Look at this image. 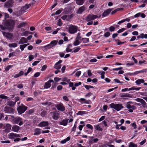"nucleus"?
Instances as JSON below:
<instances>
[{
    "mask_svg": "<svg viewBox=\"0 0 147 147\" xmlns=\"http://www.w3.org/2000/svg\"><path fill=\"white\" fill-rule=\"evenodd\" d=\"M111 9H109L105 11L102 14V16L103 17H106L107 16L111 11Z\"/></svg>",
    "mask_w": 147,
    "mask_h": 147,
    "instance_id": "18",
    "label": "nucleus"
},
{
    "mask_svg": "<svg viewBox=\"0 0 147 147\" xmlns=\"http://www.w3.org/2000/svg\"><path fill=\"white\" fill-rule=\"evenodd\" d=\"M22 106H19L17 109L18 113L20 114H22L27 109V107L22 104Z\"/></svg>",
    "mask_w": 147,
    "mask_h": 147,
    "instance_id": "5",
    "label": "nucleus"
},
{
    "mask_svg": "<svg viewBox=\"0 0 147 147\" xmlns=\"http://www.w3.org/2000/svg\"><path fill=\"white\" fill-rule=\"evenodd\" d=\"M24 13L21 9L20 10L17 11L15 14L16 16H18L22 15Z\"/></svg>",
    "mask_w": 147,
    "mask_h": 147,
    "instance_id": "34",
    "label": "nucleus"
},
{
    "mask_svg": "<svg viewBox=\"0 0 147 147\" xmlns=\"http://www.w3.org/2000/svg\"><path fill=\"white\" fill-rule=\"evenodd\" d=\"M28 45V44H25L23 45H20V48L22 51H23L24 48Z\"/></svg>",
    "mask_w": 147,
    "mask_h": 147,
    "instance_id": "39",
    "label": "nucleus"
},
{
    "mask_svg": "<svg viewBox=\"0 0 147 147\" xmlns=\"http://www.w3.org/2000/svg\"><path fill=\"white\" fill-rule=\"evenodd\" d=\"M13 3L11 1L9 0L7 1L4 5V7H5L9 8L12 7Z\"/></svg>",
    "mask_w": 147,
    "mask_h": 147,
    "instance_id": "19",
    "label": "nucleus"
},
{
    "mask_svg": "<svg viewBox=\"0 0 147 147\" xmlns=\"http://www.w3.org/2000/svg\"><path fill=\"white\" fill-rule=\"evenodd\" d=\"M4 26L5 27L6 29L9 30H12L13 29V26L11 23L7 22L4 24Z\"/></svg>",
    "mask_w": 147,
    "mask_h": 147,
    "instance_id": "11",
    "label": "nucleus"
},
{
    "mask_svg": "<svg viewBox=\"0 0 147 147\" xmlns=\"http://www.w3.org/2000/svg\"><path fill=\"white\" fill-rule=\"evenodd\" d=\"M81 48L80 46L76 47L73 49V52L76 53L78 52L80 49Z\"/></svg>",
    "mask_w": 147,
    "mask_h": 147,
    "instance_id": "35",
    "label": "nucleus"
},
{
    "mask_svg": "<svg viewBox=\"0 0 147 147\" xmlns=\"http://www.w3.org/2000/svg\"><path fill=\"white\" fill-rule=\"evenodd\" d=\"M98 18V16L96 15L92 14H89L88 15L86 18V20L87 22H89L93 20Z\"/></svg>",
    "mask_w": 147,
    "mask_h": 147,
    "instance_id": "6",
    "label": "nucleus"
},
{
    "mask_svg": "<svg viewBox=\"0 0 147 147\" xmlns=\"http://www.w3.org/2000/svg\"><path fill=\"white\" fill-rule=\"evenodd\" d=\"M40 133V129L39 128H36L34 130V135H39Z\"/></svg>",
    "mask_w": 147,
    "mask_h": 147,
    "instance_id": "27",
    "label": "nucleus"
},
{
    "mask_svg": "<svg viewBox=\"0 0 147 147\" xmlns=\"http://www.w3.org/2000/svg\"><path fill=\"white\" fill-rule=\"evenodd\" d=\"M110 34L109 32H106L104 34V36L106 37H108L110 35Z\"/></svg>",
    "mask_w": 147,
    "mask_h": 147,
    "instance_id": "52",
    "label": "nucleus"
},
{
    "mask_svg": "<svg viewBox=\"0 0 147 147\" xmlns=\"http://www.w3.org/2000/svg\"><path fill=\"white\" fill-rule=\"evenodd\" d=\"M86 127L92 130L93 129V127L90 124H87L86 125Z\"/></svg>",
    "mask_w": 147,
    "mask_h": 147,
    "instance_id": "49",
    "label": "nucleus"
},
{
    "mask_svg": "<svg viewBox=\"0 0 147 147\" xmlns=\"http://www.w3.org/2000/svg\"><path fill=\"white\" fill-rule=\"evenodd\" d=\"M40 74V73L39 72H37L34 75V76L35 78H37L38 77Z\"/></svg>",
    "mask_w": 147,
    "mask_h": 147,
    "instance_id": "57",
    "label": "nucleus"
},
{
    "mask_svg": "<svg viewBox=\"0 0 147 147\" xmlns=\"http://www.w3.org/2000/svg\"><path fill=\"white\" fill-rule=\"evenodd\" d=\"M4 111L5 113L9 114L13 113L14 112L12 108L6 106L4 108Z\"/></svg>",
    "mask_w": 147,
    "mask_h": 147,
    "instance_id": "7",
    "label": "nucleus"
},
{
    "mask_svg": "<svg viewBox=\"0 0 147 147\" xmlns=\"http://www.w3.org/2000/svg\"><path fill=\"white\" fill-rule=\"evenodd\" d=\"M72 51V49H70L69 48V47H67L65 51H64V52L65 53H68L69 52H70Z\"/></svg>",
    "mask_w": 147,
    "mask_h": 147,
    "instance_id": "45",
    "label": "nucleus"
},
{
    "mask_svg": "<svg viewBox=\"0 0 147 147\" xmlns=\"http://www.w3.org/2000/svg\"><path fill=\"white\" fill-rule=\"evenodd\" d=\"M81 71H78L76 72V76H77L78 77L80 76L81 74Z\"/></svg>",
    "mask_w": 147,
    "mask_h": 147,
    "instance_id": "55",
    "label": "nucleus"
},
{
    "mask_svg": "<svg viewBox=\"0 0 147 147\" xmlns=\"http://www.w3.org/2000/svg\"><path fill=\"white\" fill-rule=\"evenodd\" d=\"M58 41L57 40H53L52 41L51 43L49 44L51 46H52V47L56 45L57 44Z\"/></svg>",
    "mask_w": 147,
    "mask_h": 147,
    "instance_id": "30",
    "label": "nucleus"
},
{
    "mask_svg": "<svg viewBox=\"0 0 147 147\" xmlns=\"http://www.w3.org/2000/svg\"><path fill=\"white\" fill-rule=\"evenodd\" d=\"M131 126L134 127V129H136L137 128V125L135 122L131 123Z\"/></svg>",
    "mask_w": 147,
    "mask_h": 147,
    "instance_id": "53",
    "label": "nucleus"
},
{
    "mask_svg": "<svg viewBox=\"0 0 147 147\" xmlns=\"http://www.w3.org/2000/svg\"><path fill=\"white\" fill-rule=\"evenodd\" d=\"M51 82L54 83V81L53 80H51L45 83V85H44V87L46 88H49L51 86Z\"/></svg>",
    "mask_w": 147,
    "mask_h": 147,
    "instance_id": "14",
    "label": "nucleus"
},
{
    "mask_svg": "<svg viewBox=\"0 0 147 147\" xmlns=\"http://www.w3.org/2000/svg\"><path fill=\"white\" fill-rule=\"evenodd\" d=\"M143 72L142 70L137 71L135 72L134 73V76L137 75L139 73H142Z\"/></svg>",
    "mask_w": 147,
    "mask_h": 147,
    "instance_id": "48",
    "label": "nucleus"
},
{
    "mask_svg": "<svg viewBox=\"0 0 147 147\" xmlns=\"http://www.w3.org/2000/svg\"><path fill=\"white\" fill-rule=\"evenodd\" d=\"M34 112V110L33 109H31L29 111L28 113L29 114H31L33 113Z\"/></svg>",
    "mask_w": 147,
    "mask_h": 147,
    "instance_id": "60",
    "label": "nucleus"
},
{
    "mask_svg": "<svg viewBox=\"0 0 147 147\" xmlns=\"http://www.w3.org/2000/svg\"><path fill=\"white\" fill-rule=\"evenodd\" d=\"M59 54L60 57L61 58L63 57L64 56L65 54L61 52H59Z\"/></svg>",
    "mask_w": 147,
    "mask_h": 147,
    "instance_id": "64",
    "label": "nucleus"
},
{
    "mask_svg": "<svg viewBox=\"0 0 147 147\" xmlns=\"http://www.w3.org/2000/svg\"><path fill=\"white\" fill-rule=\"evenodd\" d=\"M78 30V27L73 25H70L68 28V31L70 34H74L76 33Z\"/></svg>",
    "mask_w": 147,
    "mask_h": 147,
    "instance_id": "4",
    "label": "nucleus"
},
{
    "mask_svg": "<svg viewBox=\"0 0 147 147\" xmlns=\"http://www.w3.org/2000/svg\"><path fill=\"white\" fill-rule=\"evenodd\" d=\"M53 118L54 120H57L59 118V114L58 113H54L53 116Z\"/></svg>",
    "mask_w": 147,
    "mask_h": 147,
    "instance_id": "33",
    "label": "nucleus"
},
{
    "mask_svg": "<svg viewBox=\"0 0 147 147\" xmlns=\"http://www.w3.org/2000/svg\"><path fill=\"white\" fill-rule=\"evenodd\" d=\"M34 57L33 55H31L29 56V61H30L34 59Z\"/></svg>",
    "mask_w": 147,
    "mask_h": 147,
    "instance_id": "51",
    "label": "nucleus"
},
{
    "mask_svg": "<svg viewBox=\"0 0 147 147\" xmlns=\"http://www.w3.org/2000/svg\"><path fill=\"white\" fill-rule=\"evenodd\" d=\"M63 9L62 8H61L60 9H59L57 10L55 13V14L56 15H59V14L63 11Z\"/></svg>",
    "mask_w": 147,
    "mask_h": 147,
    "instance_id": "46",
    "label": "nucleus"
},
{
    "mask_svg": "<svg viewBox=\"0 0 147 147\" xmlns=\"http://www.w3.org/2000/svg\"><path fill=\"white\" fill-rule=\"evenodd\" d=\"M62 24V23L61 20L59 19L57 25L59 26H61Z\"/></svg>",
    "mask_w": 147,
    "mask_h": 147,
    "instance_id": "61",
    "label": "nucleus"
},
{
    "mask_svg": "<svg viewBox=\"0 0 147 147\" xmlns=\"http://www.w3.org/2000/svg\"><path fill=\"white\" fill-rule=\"evenodd\" d=\"M134 104H135L134 102L131 101H129L127 102L125 104V106L127 108L129 109L128 110V111L129 112L132 113L133 110H134L136 109V107L133 105Z\"/></svg>",
    "mask_w": 147,
    "mask_h": 147,
    "instance_id": "2",
    "label": "nucleus"
},
{
    "mask_svg": "<svg viewBox=\"0 0 147 147\" xmlns=\"http://www.w3.org/2000/svg\"><path fill=\"white\" fill-rule=\"evenodd\" d=\"M81 42V41H80L79 40L75 39V40L73 42V45L74 46H77L79 45Z\"/></svg>",
    "mask_w": 147,
    "mask_h": 147,
    "instance_id": "31",
    "label": "nucleus"
},
{
    "mask_svg": "<svg viewBox=\"0 0 147 147\" xmlns=\"http://www.w3.org/2000/svg\"><path fill=\"white\" fill-rule=\"evenodd\" d=\"M77 126V122H76L74 123V127L71 129V131L74 132L76 130Z\"/></svg>",
    "mask_w": 147,
    "mask_h": 147,
    "instance_id": "43",
    "label": "nucleus"
},
{
    "mask_svg": "<svg viewBox=\"0 0 147 147\" xmlns=\"http://www.w3.org/2000/svg\"><path fill=\"white\" fill-rule=\"evenodd\" d=\"M111 108L117 111H119L123 108L122 105L121 104H115L112 103L109 105Z\"/></svg>",
    "mask_w": 147,
    "mask_h": 147,
    "instance_id": "3",
    "label": "nucleus"
},
{
    "mask_svg": "<svg viewBox=\"0 0 147 147\" xmlns=\"http://www.w3.org/2000/svg\"><path fill=\"white\" fill-rule=\"evenodd\" d=\"M4 117V115L3 113H1L0 114V120H3Z\"/></svg>",
    "mask_w": 147,
    "mask_h": 147,
    "instance_id": "62",
    "label": "nucleus"
},
{
    "mask_svg": "<svg viewBox=\"0 0 147 147\" xmlns=\"http://www.w3.org/2000/svg\"><path fill=\"white\" fill-rule=\"evenodd\" d=\"M16 104V102H14L12 101H10L8 102V105L11 107L13 106Z\"/></svg>",
    "mask_w": 147,
    "mask_h": 147,
    "instance_id": "41",
    "label": "nucleus"
},
{
    "mask_svg": "<svg viewBox=\"0 0 147 147\" xmlns=\"http://www.w3.org/2000/svg\"><path fill=\"white\" fill-rule=\"evenodd\" d=\"M30 6V5H26L25 6L22 7L21 8V9L24 13L27 11V10L29 8Z\"/></svg>",
    "mask_w": 147,
    "mask_h": 147,
    "instance_id": "21",
    "label": "nucleus"
},
{
    "mask_svg": "<svg viewBox=\"0 0 147 147\" xmlns=\"http://www.w3.org/2000/svg\"><path fill=\"white\" fill-rule=\"evenodd\" d=\"M60 30V28H57L56 29V30L54 31L53 32L52 34H55L57 33L58 31Z\"/></svg>",
    "mask_w": 147,
    "mask_h": 147,
    "instance_id": "63",
    "label": "nucleus"
},
{
    "mask_svg": "<svg viewBox=\"0 0 147 147\" xmlns=\"http://www.w3.org/2000/svg\"><path fill=\"white\" fill-rule=\"evenodd\" d=\"M47 113V112L46 111H43L41 113L40 115H41L42 117H44L45 116V115H46Z\"/></svg>",
    "mask_w": 147,
    "mask_h": 147,
    "instance_id": "54",
    "label": "nucleus"
},
{
    "mask_svg": "<svg viewBox=\"0 0 147 147\" xmlns=\"http://www.w3.org/2000/svg\"><path fill=\"white\" fill-rule=\"evenodd\" d=\"M115 28L114 26H111L109 28V30L111 32H113L115 30Z\"/></svg>",
    "mask_w": 147,
    "mask_h": 147,
    "instance_id": "58",
    "label": "nucleus"
},
{
    "mask_svg": "<svg viewBox=\"0 0 147 147\" xmlns=\"http://www.w3.org/2000/svg\"><path fill=\"white\" fill-rule=\"evenodd\" d=\"M98 73L100 74L101 75V78L104 79L105 78V72L104 71H101L100 72H98Z\"/></svg>",
    "mask_w": 147,
    "mask_h": 147,
    "instance_id": "44",
    "label": "nucleus"
},
{
    "mask_svg": "<svg viewBox=\"0 0 147 147\" xmlns=\"http://www.w3.org/2000/svg\"><path fill=\"white\" fill-rule=\"evenodd\" d=\"M86 100L85 98H81L80 99V100L79 101L82 102V103H85V102H86Z\"/></svg>",
    "mask_w": 147,
    "mask_h": 147,
    "instance_id": "56",
    "label": "nucleus"
},
{
    "mask_svg": "<svg viewBox=\"0 0 147 147\" xmlns=\"http://www.w3.org/2000/svg\"><path fill=\"white\" fill-rule=\"evenodd\" d=\"M139 36L140 38L143 39L144 38L147 39V34H144L143 33H142L139 35Z\"/></svg>",
    "mask_w": 147,
    "mask_h": 147,
    "instance_id": "36",
    "label": "nucleus"
},
{
    "mask_svg": "<svg viewBox=\"0 0 147 147\" xmlns=\"http://www.w3.org/2000/svg\"><path fill=\"white\" fill-rule=\"evenodd\" d=\"M42 47L45 49L48 50L52 48V46H51L50 44H49L47 45L43 46Z\"/></svg>",
    "mask_w": 147,
    "mask_h": 147,
    "instance_id": "40",
    "label": "nucleus"
},
{
    "mask_svg": "<svg viewBox=\"0 0 147 147\" xmlns=\"http://www.w3.org/2000/svg\"><path fill=\"white\" fill-rule=\"evenodd\" d=\"M144 82V80L142 79H138L135 82V83L138 85H140L141 83H143Z\"/></svg>",
    "mask_w": 147,
    "mask_h": 147,
    "instance_id": "25",
    "label": "nucleus"
},
{
    "mask_svg": "<svg viewBox=\"0 0 147 147\" xmlns=\"http://www.w3.org/2000/svg\"><path fill=\"white\" fill-rule=\"evenodd\" d=\"M85 10V7L84 6H82L80 7L78 10L77 11V13L78 14H81Z\"/></svg>",
    "mask_w": 147,
    "mask_h": 147,
    "instance_id": "17",
    "label": "nucleus"
},
{
    "mask_svg": "<svg viewBox=\"0 0 147 147\" xmlns=\"http://www.w3.org/2000/svg\"><path fill=\"white\" fill-rule=\"evenodd\" d=\"M81 40L83 43L85 44L89 42V40L88 38H82Z\"/></svg>",
    "mask_w": 147,
    "mask_h": 147,
    "instance_id": "28",
    "label": "nucleus"
},
{
    "mask_svg": "<svg viewBox=\"0 0 147 147\" xmlns=\"http://www.w3.org/2000/svg\"><path fill=\"white\" fill-rule=\"evenodd\" d=\"M20 129V127L16 125H13L12 127L11 131L14 132H18Z\"/></svg>",
    "mask_w": 147,
    "mask_h": 147,
    "instance_id": "15",
    "label": "nucleus"
},
{
    "mask_svg": "<svg viewBox=\"0 0 147 147\" xmlns=\"http://www.w3.org/2000/svg\"><path fill=\"white\" fill-rule=\"evenodd\" d=\"M62 62V61L61 60H59L58 62H56L54 65V68L59 69H60L61 67V65L60 63H61Z\"/></svg>",
    "mask_w": 147,
    "mask_h": 147,
    "instance_id": "13",
    "label": "nucleus"
},
{
    "mask_svg": "<svg viewBox=\"0 0 147 147\" xmlns=\"http://www.w3.org/2000/svg\"><path fill=\"white\" fill-rule=\"evenodd\" d=\"M76 3L78 5H82L84 2V0H76Z\"/></svg>",
    "mask_w": 147,
    "mask_h": 147,
    "instance_id": "26",
    "label": "nucleus"
},
{
    "mask_svg": "<svg viewBox=\"0 0 147 147\" xmlns=\"http://www.w3.org/2000/svg\"><path fill=\"white\" fill-rule=\"evenodd\" d=\"M27 42L28 40L26 38L24 37H22L18 43L19 44H22L24 43H26Z\"/></svg>",
    "mask_w": 147,
    "mask_h": 147,
    "instance_id": "22",
    "label": "nucleus"
},
{
    "mask_svg": "<svg viewBox=\"0 0 147 147\" xmlns=\"http://www.w3.org/2000/svg\"><path fill=\"white\" fill-rule=\"evenodd\" d=\"M135 100L137 102H140L143 108H145L147 107L146 103L143 99L140 98H137Z\"/></svg>",
    "mask_w": 147,
    "mask_h": 147,
    "instance_id": "10",
    "label": "nucleus"
},
{
    "mask_svg": "<svg viewBox=\"0 0 147 147\" xmlns=\"http://www.w3.org/2000/svg\"><path fill=\"white\" fill-rule=\"evenodd\" d=\"M131 97L130 95H129V94L127 93L123 94L122 95H121V97Z\"/></svg>",
    "mask_w": 147,
    "mask_h": 147,
    "instance_id": "47",
    "label": "nucleus"
},
{
    "mask_svg": "<svg viewBox=\"0 0 147 147\" xmlns=\"http://www.w3.org/2000/svg\"><path fill=\"white\" fill-rule=\"evenodd\" d=\"M98 141V139L97 138H94L93 140H90L89 141L90 143H96Z\"/></svg>",
    "mask_w": 147,
    "mask_h": 147,
    "instance_id": "42",
    "label": "nucleus"
},
{
    "mask_svg": "<svg viewBox=\"0 0 147 147\" xmlns=\"http://www.w3.org/2000/svg\"><path fill=\"white\" fill-rule=\"evenodd\" d=\"M27 24V23L26 22H23L20 23L18 26V27L20 28L22 27H24Z\"/></svg>",
    "mask_w": 147,
    "mask_h": 147,
    "instance_id": "32",
    "label": "nucleus"
},
{
    "mask_svg": "<svg viewBox=\"0 0 147 147\" xmlns=\"http://www.w3.org/2000/svg\"><path fill=\"white\" fill-rule=\"evenodd\" d=\"M3 35L7 39L11 40L13 37L12 34L10 32H7L4 31L2 32Z\"/></svg>",
    "mask_w": 147,
    "mask_h": 147,
    "instance_id": "8",
    "label": "nucleus"
},
{
    "mask_svg": "<svg viewBox=\"0 0 147 147\" xmlns=\"http://www.w3.org/2000/svg\"><path fill=\"white\" fill-rule=\"evenodd\" d=\"M8 46L10 48H15L17 47V44L16 43H10L8 45Z\"/></svg>",
    "mask_w": 147,
    "mask_h": 147,
    "instance_id": "38",
    "label": "nucleus"
},
{
    "mask_svg": "<svg viewBox=\"0 0 147 147\" xmlns=\"http://www.w3.org/2000/svg\"><path fill=\"white\" fill-rule=\"evenodd\" d=\"M56 107L57 110L62 112L64 111L65 110V108L63 104L61 103L57 104L56 106Z\"/></svg>",
    "mask_w": 147,
    "mask_h": 147,
    "instance_id": "12",
    "label": "nucleus"
},
{
    "mask_svg": "<svg viewBox=\"0 0 147 147\" xmlns=\"http://www.w3.org/2000/svg\"><path fill=\"white\" fill-rule=\"evenodd\" d=\"M68 121V119H63L59 123V124L61 125L65 126L67 125Z\"/></svg>",
    "mask_w": 147,
    "mask_h": 147,
    "instance_id": "23",
    "label": "nucleus"
},
{
    "mask_svg": "<svg viewBox=\"0 0 147 147\" xmlns=\"http://www.w3.org/2000/svg\"><path fill=\"white\" fill-rule=\"evenodd\" d=\"M5 130L6 132H9L10 131L11 128V125L9 123L7 124L5 126Z\"/></svg>",
    "mask_w": 147,
    "mask_h": 147,
    "instance_id": "20",
    "label": "nucleus"
},
{
    "mask_svg": "<svg viewBox=\"0 0 147 147\" xmlns=\"http://www.w3.org/2000/svg\"><path fill=\"white\" fill-rule=\"evenodd\" d=\"M94 127L96 131H102L103 130L102 128L98 124L95 125Z\"/></svg>",
    "mask_w": 147,
    "mask_h": 147,
    "instance_id": "24",
    "label": "nucleus"
},
{
    "mask_svg": "<svg viewBox=\"0 0 147 147\" xmlns=\"http://www.w3.org/2000/svg\"><path fill=\"white\" fill-rule=\"evenodd\" d=\"M12 122L13 124H18L19 126H21L24 123L23 119L18 116L15 117L14 119H12Z\"/></svg>",
    "mask_w": 147,
    "mask_h": 147,
    "instance_id": "1",
    "label": "nucleus"
},
{
    "mask_svg": "<svg viewBox=\"0 0 147 147\" xmlns=\"http://www.w3.org/2000/svg\"><path fill=\"white\" fill-rule=\"evenodd\" d=\"M85 111H79L77 113V115H82L85 113Z\"/></svg>",
    "mask_w": 147,
    "mask_h": 147,
    "instance_id": "50",
    "label": "nucleus"
},
{
    "mask_svg": "<svg viewBox=\"0 0 147 147\" xmlns=\"http://www.w3.org/2000/svg\"><path fill=\"white\" fill-rule=\"evenodd\" d=\"M8 137L10 139H14L16 138H19L20 137V135L14 133H10L8 134Z\"/></svg>",
    "mask_w": 147,
    "mask_h": 147,
    "instance_id": "9",
    "label": "nucleus"
},
{
    "mask_svg": "<svg viewBox=\"0 0 147 147\" xmlns=\"http://www.w3.org/2000/svg\"><path fill=\"white\" fill-rule=\"evenodd\" d=\"M141 87H137L136 86H134L131 88H129V90H136V91L139 90L141 88Z\"/></svg>",
    "mask_w": 147,
    "mask_h": 147,
    "instance_id": "29",
    "label": "nucleus"
},
{
    "mask_svg": "<svg viewBox=\"0 0 147 147\" xmlns=\"http://www.w3.org/2000/svg\"><path fill=\"white\" fill-rule=\"evenodd\" d=\"M128 145L129 147H137V145L132 142L129 143Z\"/></svg>",
    "mask_w": 147,
    "mask_h": 147,
    "instance_id": "37",
    "label": "nucleus"
},
{
    "mask_svg": "<svg viewBox=\"0 0 147 147\" xmlns=\"http://www.w3.org/2000/svg\"><path fill=\"white\" fill-rule=\"evenodd\" d=\"M49 123L48 121H43L40 122L38 125V126L40 127H43L48 126Z\"/></svg>",
    "mask_w": 147,
    "mask_h": 147,
    "instance_id": "16",
    "label": "nucleus"
},
{
    "mask_svg": "<svg viewBox=\"0 0 147 147\" xmlns=\"http://www.w3.org/2000/svg\"><path fill=\"white\" fill-rule=\"evenodd\" d=\"M15 52H12V53H9L8 56L10 58L11 57L15 56Z\"/></svg>",
    "mask_w": 147,
    "mask_h": 147,
    "instance_id": "59",
    "label": "nucleus"
}]
</instances>
